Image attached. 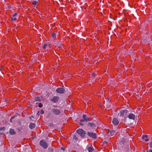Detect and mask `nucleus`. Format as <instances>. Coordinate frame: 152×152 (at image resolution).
Segmentation results:
<instances>
[{
  "instance_id": "nucleus-16",
  "label": "nucleus",
  "mask_w": 152,
  "mask_h": 152,
  "mask_svg": "<svg viewBox=\"0 0 152 152\" xmlns=\"http://www.w3.org/2000/svg\"><path fill=\"white\" fill-rule=\"evenodd\" d=\"M35 100L36 101H40V99L39 97H36L35 98Z\"/></svg>"
},
{
  "instance_id": "nucleus-13",
  "label": "nucleus",
  "mask_w": 152,
  "mask_h": 152,
  "mask_svg": "<svg viewBox=\"0 0 152 152\" xmlns=\"http://www.w3.org/2000/svg\"><path fill=\"white\" fill-rule=\"evenodd\" d=\"M9 133L10 134L13 135L15 134V132L13 129H10Z\"/></svg>"
},
{
  "instance_id": "nucleus-29",
  "label": "nucleus",
  "mask_w": 152,
  "mask_h": 152,
  "mask_svg": "<svg viewBox=\"0 0 152 152\" xmlns=\"http://www.w3.org/2000/svg\"><path fill=\"white\" fill-rule=\"evenodd\" d=\"M80 121L81 122H84L85 121V120L83 119H81L80 120Z\"/></svg>"
},
{
  "instance_id": "nucleus-9",
  "label": "nucleus",
  "mask_w": 152,
  "mask_h": 152,
  "mask_svg": "<svg viewBox=\"0 0 152 152\" xmlns=\"http://www.w3.org/2000/svg\"><path fill=\"white\" fill-rule=\"evenodd\" d=\"M129 119H132L134 120L135 118V115L131 113L128 116Z\"/></svg>"
},
{
  "instance_id": "nucleus-6",
  "label": "nucleus",
  "mask_w": 152,
  "mask_h": 152,
  "mask_svg": "<svg viewBox=\"0 0 152 152\" xmlns=\"http://www.w3.org/2000/svg\"><path fill=\"white\" fill-rule=\"evenodd\" d=\"M112 123L115 125H116L118 124L119 121L116 118H114L112 121Z\"/></svg>"
},
{
  "instance_id": "nucleus-20",
  "label": "nucleus",
  "mask_w": 152,
  "mask_h": 152,
  "mask_svg": "<svg viewBox=\"0 0 152 152\" xmlns=\"http://www.w3.org/2000/svg\"><path fill=\"white\" fill-rule=\"evenodd\" d=\"M39 107H42V104L41 103H39Z\"/></svg>"
},
{
  "instance_id": "nucleus-32",
  "label": "nucleus",
  "mask_w": 152,
  "mask_h": 152,
  "mask_svg": "<svg viewBox=\"0 0 152 152\" xmlns=\"http://www.w3.org/2000/svg\"><path fill=\"white\" fill-rule=\"evenodd\" d=\"M39 111H38L37 112V114H39Z\"/></svg>"
},
{
  "instance_id": "nucleus-26",
  "label": "nucleus",
  "mask_w": 152,
  "mask_h": 152,
  "mask_svg": "<svg viewBox=\"0 0 152 152\" xmlns=\"http://www.w3.org/2000/svg\"><path fill=\"white\" fill-rule=\"evenodd\" d=\"M150 145L151 148H152V142L150 143Z\"/></svg>"
},
{
  "instance_id": "nucleus-15",
  "label": "nucleus",
  "mask_w": 152,
  "mask_h": 152,
  "mask_svg": "<svg viewBox=\"0 0 152 152\" xmlns=\"http://www.w3.org/2000/svg\"><path fill=\"white\" fill-rule=\"evenodd\" d=\"M87 150L89 152H92L93 150V149L91 147H89L87 148Z\"/></svg>"
},
{
  "instance_id": "nucleus-8",
  "label": "nucleus",
  "mask_w": 152,
  "mask_h": 152,
  "mask_svg": "<svg viewBox=\"0 0 152 152\" xmlns=\"http://www.w3.org/2000/svg\"><path fill=\"white\" fill-rule=\"evenodd\" d=\"M53 112L55 115H59L60 113V111L57 109H54Z\"/></svg>"
},
{
  "instance_id": "nucleus-21",
  "label": "nucleus",
  "mask_w": 152,
  "mask_h": 152,
  "mask_svg": "<svg viewBox=\"0 0 152 152\" xmlns=\"http://www.w3.org/2000/svg\"><path fill=\"white\" fill-rule=\"evenodd\" d=\"M91 75L93 77H94L96 76V74L95 73H94L91 74Z\"/></svg>"
},
{
  "instance_id": "nucleus-22",
  "label": "nucleus",
  "mask_w": 152,
  "mask_h": 152,
  "mask_svg": "<svg viewBox=\"0 0 152 152\" xmlns=\"http://www.w3.org/2000/svg\"><path fill=\"white\" fill-rule=\"evenodd\" d=\"M47 46V44H45L43 46V48L44 49H45L46 46Z\"/></svg>"
},
{
  "instance_id": "nucleus-12",
  "label": "nucleus",
  "mask_w": 152,
  "mask_h": 152,
  "mask_svg": "<svg viewBox=\"0 0 152 152\" xmlns=\"http://www.w3.org/2000/svg\"><path fill=\"white\" fill-rule=\"evenodd\" d=\"M35 126V124L34 123H31L29 125V128L31 129H33Z\"/></svg>"
},
{
  "instance_id": "nucleus-2",
  "label": "nucleus",
  "mask_w": 152,
  "mask_h": 152,
  "mask_svg": "<svg viewBox=\"0 0 152 152\" xmlns=\"http://www.w3.org/2000/svg\"><path fill=\"white\" fill-rule=\"evenodd\" d=\"M127 112L128 110H121L120 113H118V115L120 116L125 117L127 115Z\"/></svg>"
},
{
  "instance_id": "nucleus-17",
  "label": "nucleus",
  "mask_w": 152,
  "mask_h": 152,
  "mask_svg": "<svg viewBox=\"0 0 152 152\" xmlns=\"http://www.w3.org/2000/svg\"><path fill=\"white\" fill-rule=\"evenodd\" d=\"M37 3H38V2H37L35 1H34L32 2V4L34 6H35L37 4Z\"/></svg>"
},
{
  "instance_id": "nucleus-10",
  "label": "nucleus",
  "mask_w": 152,
  "mask_h": 152,
  "mask_svg": "<svg viewBox=\"0 0 152 152\" xmlns=\"http://www.w3.org/2000/svg\"><path fill=\"white\" fill-rule=\"evenodd\" d=\"M58 100V98L57 96H54L51 99V101L54 102H56Z\"/></svg>"
},
{
  "instance_id": "nucleus-19",
  "label": "nucleus",
  "mask_w": 152,
  "mask_h": 152,
  "mask_svg": "<svg viewBox=\"0 0 152 152\" xmlns=\"http://www.w3.org/2000/svg\"><path fill=\"white\" fill-rule=\"evenodd\" d=\"M51 35H52V36L53 37H54L56 36V34L54 33H52V34H51Z\"/></svg>"
},
{
  "instance_id": "nucleus-23",
  "label": "nucleus",
  "mask_w": 152,
  "mask_h": 152,
  "mask_svg": "<svg viewBox=\"0 0 152 152\" xmlns=\"http://www.w3.org/2000/svg\"><path fill=\"white\" fill-rule=\"evenodd\" d=\"M94 125V124L92 123H90L89 124V126H93Z\"/></svg>"
},
{
  "instance_id": "nucleus-28",
  "label": "nucleus",
  "mask_w": 152,
  "mask_h": 152,
  "mask_svg": "<svg viewBox=\"0 0 152 152\" xmlns=\"http://www.w3.org/2000/svg\"><path fill=\"white\" fill-rule=\"evenodd\" d=\"M61 149L63 151H64L65 148L64 147H61Z\"/></svg>"
},
{
  "instance_id": "nucleus-5",
  "label": "nucleus",
  "mask_w": 152,
  "mask_h": 152,
  "mask_svg": "<svg viewBox=\"0 0 152 152\" xmlns=\"http://www.w3.org/2000/svg\"><path fill=\"white\" fill-rule=\"evenodd\" d=\"M88 134L89 136L92 138H95L96 137V135L95 133L92 132H88Z\"/></svg>"
},
{
  "instance_id": "nucleus-25",
  "label": "nucleus",
  "mask_w": 152,
  "mask_h": 152,
  "mask_svg": "<svg viewBox=\"0 0 152 152\" xmlns=\"http://www.w3.org/2000/svg\"><path fill=\"white\" fill-rule=\"evenodd\" d=\"M17 15V13H15L12 15V17H15Z\"/></svg>"
},
{
  "instance_id": "nucleus-7",
  "label": "nucleus",
  "mask_w": 152,
  "mask_h": 152,
  "mask_svg": "<svg viewBox=\"0 0 152 152\" xmlns=\"http://www.w3.org/2000/svg\"><path fill=\"white\" fill-rule=\"evenodd\" d=\"M115 132V131L114 130L110 131L108 132V134L110 136H112L113 135Z\"/></svg>"
},
{
  "instance_id": "nucleus-3",
  "label": "nucleus",
  "mask_w": 152,
  "mask_h": 152,
  "mask_svg": "<svg viewBox=\"0 0 152 152\" xmlns=\"http://www.w3.org/2000/svg\"><path fill=\"white\" fill-rule=\"evenodd\" d=\"M40 144L44 148H48V146L47 143L43 140H42L40 141Z\"/></svg>"
},
{
  "instance_id": "nucleus-18",
  "label": "nucleus",
  "mask_w": 152,
  "mask_h": 152,
  "mask_svg": "<svg viewBox=\"0 0 152 152\" xmlns=\"http://www.w3.org/2000/svg\"><path fill=\"white\" fill-rule=\"evenodd\" d=\"M16 18L14 17H12L11 18V20L12 21H15L16 20Z\"/></svg>"
},
{
  "instance_id": "nucleus-24",
  "label": "nucleus",
  "mask_w": 152,
  "mask_h": 152,
  "mask_svg": "<svg viewBox=\"0 0 152 152\" xmlns=\"http://www.w3.org/2000/svg\"><path fill=\"white\" fill-rule=\"evenodd\" d=\"M44 113V111L43 110H41V111H40V113L41 114H43Z\"/></svg>"
},
{
  "instance_id": "nucleus-27",
  "label": "nucleus",
  "mask_w": 152,
  "mask_h": 152,
  "mask_svg": "<svg viewBox=\"0 0 152 152\" xmlns=\"http://www.w3.org/2000/svg\"><path fill=\"white\" fill-rule=\"evenodd\" d=\"M14 118V117H12L11 119H10V122H12V119H13Z\"/></svg>"
},
{
  "instance_id": "nucleus-14",
  "label": "nucleus",
  "mask_w": 152,
  "mask_h": 152,
  "mask_svg": "<svg viewBox=\"0 0 152 152\" xmlns=\"http://www.w3.org/2000/svg\"><path fill=\"white\" fill-rule=\"evenodd\" d=\"M83 118L85 121H88V118L86 117V115H83Z\"/></svg>"
},
{
  "instance_id": "nucleus-30",
  "label": "nucleus",
  "mask_w": 152,
  "mask_h": 152,
  "mask_svg": "<svg viewBox=\"0 0 152 152\" xmlns=\"http://www.w3.org/2000/svg\"><path fill=\"white\" fill-rule=\"evenodd\" d=\"M4 127H1L0 128V130H2L4 129Z\"/></svg>"
},
{
  "instance_id": "nucleus-4",
  "label": "nucleus",
  "mask_w": 152,
  "mask_h": 152,
  "mask_svg": "<svg viewBox=\"0 0 152 152\" xmlns=\"http://www.w3.org/2000/svg\"><path fill=\"white\" fill-rule=\"evenodd\" d=\"M56 92L60 94H62L64 92V89L61 88H59L56 90Z\"/></svg>"
},
{
  "instance_id": "nucleus-33",
  "label": "nucleus",
  "mask_w": 152,
  "mask_h": 152,
  "mask_svg": "<svg viewBox=\"0 0 152 152\" xmlns=\"http://www.w3.org/2000/svg\"><path fill=\"white\" fill-rule=\"evenodd\" d=\"M150 152H152V150H150Z\"/></svg>"
},
{
  "instance_id": "nucleus-11",
  "label": "nucleus",
  "mask_w": 152,
  "mask_h": 152,
  "mask_svg": "<svg viewBox=\"0 0 152 152\" xmlns=\"http://www.w3.org/2000/svg\"><path fill=\"white\" fill-rule=\"evenodd\" d=\"M142 138L145 141H148V139L147 138V135H145L142 136Z\"/></svg>"
},
{
  "instance_id": "nucleus-31",
  "label": "nucleus",
  "mask_w": 152,
  "mask_h": 152,
  "mask_svg": "<svg viewBox=\"0 0 152 152\" xmlns=\"http://www.w3.org/2000/svg\"><path fill=\"white\" fill-rule=\"evenodd\" d=\"M79 125H81V126L83 125V124L82 123H81V122L80 123H79Z\"/></svg>"
},
{
  "instance_id": "nucleus-1",
  "label": "nucleus",
  "mask_w": 152,
  "mask_h": 152,
  "mask_svg": "<svg viewBox=\"0 0 152 152\" xmlns=\"http://www.w3.org/2000/svg\"><path fill=\"white\" fill-rule=\"evenodd\" d=\"M77 133L79 134L80 136L83 137H84L85 134V132L84 130L82 129H79L76 131Z\"/></svg>"
}]
</instances>
